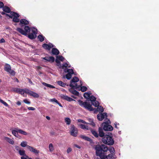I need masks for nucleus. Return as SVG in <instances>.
<instances>
[{
	"instance_id": "1",
	"label": "nucleus",
	"mask_w": 159,
	"mask_h": 159,
	"mask_svg": "<svg viewBox=\"0 0 159 159\" xmlns=\"http://www.w3.org/2000/svg\"><path fill=\"white\" fill-rule=\"evenodd\" d=\"M96 155L100 157L101 159L107 158V152L108 150V147L105 144H97L95 146Z\"/></svg>"
},
{
	"instance_id": "2",
	"label": "nucleus",
	"mask_w": 159,
	"mask_h": 159,
	"mask_svg": "<svg viewBox=\"0 0 159 159\" xmlns=\"http://www.w3.org/2000/svg\"><path fill=\"white\" fill-rule=\"evenodd\" d=\"M79 105L82 107H84L85 108L87 109L89 111H92L95 110L97 111V109L96 108H93L89 102H83L82 100H79L78 101ZM97 111L100 113H102L104 109L101 106H99L97 107Z\"/></svg>"
},
{
	"instance_id": "3",
	"label": "nucleus",
	"mask_w": 159,
	"mask_h": 159,
	"mask_svg": "<svg viewBox=\"0 0 159 159\" xmlns=\"http://www.w3.org/2000/svg\"><path fill=\"white\" fill-rule=\"evenodd\" d=\"M24 30L22 28H17L16 29V30L25 36H27V34L29 33V34L28 35V37L29 39H34L36 38V35L32 33L30 34L31 30L29 26L26 25L24 26Z\"/></svg>"
},
{
	"instance_id": "4",
	"label": "nucleus",
	"mask_w": 159,
	"mask_h": 159,
	"mask_svg": "<svg viewBox=\"0 0 159 159\" xmlns=\"http://www.w3.org/2000/svg\"><path fill=\"white\" fill-rule=\"evenodd\" d=\"M102 141L104 143L109 145H112L114 143L112 134L110 132L108 133L105 135L102 138Z\"/></svg>"
},
{
	"instance_id": "5",
	"label": "nucleus",
	"mask_w": 159,
	"mask_h": 159,
	"mask_svg": "<svg viewBox=\"0 0 159 159\" xmlns=\"http://www.w3.org/2000/svg\"><path fill=\"white\" fill-rule=\"evenodd\" d=\"M11 68L10 65L7 63H6L5 65L4 66V70L9 73L11 75L14 76L16 74V72L14 70H11Z\"/></svg>"
},
{
	"instance_id": "6",
	"label": "nucleus",
	"mask_w": 159,
	"mask_h": 159,
	"mask_svg": "<svg viewBox=\"0 0 159 159\" xmlns=\"http://www.w3.org/2000/svg\"><path fill=\"white\" fill-rule=\"evenodd\" d=\"M70 132L71 135L74 137L77 136L78 133V129L73 125H71Z\"/></svg>"
},
{
	"instance_id": "7",
	"label": "nucleus",
	"mask_w": 159,
	"mask_h": 159,
	"mask_svg": "<svg viewBox=\"0 0 159 159\" xmlns=\"http://www.w3.org/2000/svg\"><path fill=\"white\" fill-rule=\"evenodd\" d=\"M102 125L103 126V129L105 131H111L113 129V127L112 126L109 125L108 123L107 122L102 123Z\"/></svg>"
},
{
	"instance_id": "8",
	"label": "nucleus",
	"mask_w": 159,
	"mask_h": 159,
	"mask_svg": "<svg viewBox=\"0 0 159 159\" xmlns=\"http://www.w3.org/2000/svg\"><path fill=\"white\" fill-rule=\"evenodd\" d=\"M107 114L106 112H104L102 113L98 114L97 115V118L99 120H102L105 117H107Z\"/></svg>"
},
{
	"instance_id": "9",
	"label": "nucleus",
	"mask_w": 159,
	"mask_h": 159,
	"mask_svg": "<svg viewBox=\"0 0 159 159\" xmlns=\"http://www.w3.org/2000/svg\"><path fill=\"white\" fill-rule=\"evenodd\" d=\"M27 91H28L26 93L28 94L34 98H38L39 97V94L34 92L30 90H27Z\"/></svg>"
},
{
	"instance_id": "10",
	"label": "nucleus",
	"mask_w": 159,
	"mask_h": 159,
	"mask_svg": "<svg viewBox=\"0 0 159 159\" xmlns=\"http://www.w3.org/2000/svg\"><path fill=\"white\" fill-rule=\"evenodd\" d=\"M27 148L30 151L32 152L35 154H38L39 152V150H37L36 149L34 148L33 147L29 145L27 146Z\"/></svg>"
},
{
	"instance_id": "11",
	"label": "nucleus",
	"mask_w": 159,
	"mask_h": 159,
	"mask_svg": "<svg viewBox=\"0 0 159 159\" xmlns=\"http://www.w3.org/2000/svg\"><path fill=\"white\" fill-rule=\"evenodd\" d=\"M43 59L50 63H52L55 61L54 57L52 56L49 57H44L43 58Z\"/></svg>"
},
{
	"instance_id": "12",
	"label": "nucleus",
	"mask_w": 159,
	"mask_h": 159,
	"mask_svg": "<svg viewBox=\"0 0 159 159\" xmlns=\"http://www.w3.org/2000/svg\"><path fill=\"white\" fill-rule=\"evenodd\" d=\"M98 131H99V134L98 136H99L101 137H102V138L104 137L105 136V134L103 132V131L101 127H99L98 129Z\"/></svg>"
},
{
	"instance_id": "13",
	"label": "nucleus",
	"mask_w": 159,
	"mask_h": 159,
	"mask_svg": "<svg viewBox=\"0 0 159 159\" xmlns=\"http://www.w3.org/2000/svg\"><path fill=\"white\" fill-rule=\"evenodd\" d=\"M20 24L24 25H28L29 24V22L27 20L22 19L20 20Z\"/></svg>"
},
{
	"instance_id": "14",
	"label": "nucleus",
	"mask_w": 159,
	"mask_h": 159,
	"mask_svg": "<svg viewBox=\"0 0 159 159\" xmlns=\"http://www.w3.org/2000/svg\"><path fill=\"white\" fill-rule=\"evenodd\" d=\"M73 88H71L70 89H69V91L72 93L74 94L75 95L78 96H79V92H78L76 90L73 89Z\"/></svg>"
},
{
	"instance_id": "15",
	"label": "nucleus",
	"mask_w": 159,
	"mask_h": 159,
	"mask_svg": "<svg viewBox=\"0 0 159 159\" xmlns=\"http://www.w3.org/2000/svg\"><path fill=\"white\" fill-rule=\"evenodd\" d=\"M27 90H29L27 89H22V91H21V92H20V94L24 97H26L27 96L26 94H27L26 92L28 91Z\"/></svg>"
},
{
	"instance_id": "16",
	"label": "nucleus",
	"mask_w": 159,
	"mask_h": 159,
	"mask_svg": "<svg viewBox=\"0 0 159 159\" xmlns=\"http://www.w3.org/2000/svg\"><path fill=\"white\" fill-rule=\"evenodd\" d=\"M52 54L57 55L59 54V51L57 48H54L52 49Z\"/></svg>"
},
{
	"instance_id": "17",
	"label": "nucleus",
	"mask_w": 159,
	"mask_h": 159,
	"mask_svg": "<svg viewBox=\"0 0 159 159\" xmlns=\"http://www.w3.org/2000/svg\"><path fill=\"white\" fill-rule=\"evenodd\" d=\"M2 9L4 11L7 13H10L11 11V10L10 8L7 6H4Z\"/></svg>"
},
{
	"instance_id": "18",
	"label": "nucleus",
	"mask_w": 159,
	"mask_h": 159,
	"mask_svg": "<svg viewBox=\"0 0 159 159\" xmlns=\"http://www.w3.org/2000/svg\"><path fill=\"white\" fill-rule=\"evenodd\" d=\"M92 134L96 138H98V132L95 130L91 129L90 130Z\"/></svg>"
},
{
	"instance_id": "19",
	"label": "nucleus",
	"mask_w": 159,
	"mask_h": 159,
	"mask_svg": "<svg viewBox=\"0 0 159 159\" xmlns=\"http://www.w3.org/2000/svg\"><path fill=\"white\" fill-rule=\"evenodd\" d=\"M18 152L20 155L28 157L25 154V151L24 150H19Z\"/></svg>"
},
{
	"instance_id": "20",
	"label": "nucleus",
	"mask_w": 159,
	"mask_h": 159,
	"mask_svg": "<svg viewBox=\"0 0 159 159\" xmlns=\"http://www.w3.org/2000/svg\"><path fill=\"white\" fill-rule=\"evenodd\" d=\"M62 98L63 99L68 101L69 102H71V101L74 100L71 98L67 96L63 95V96L62 97Z\"/></svg>"
},
{
	"instance_id": "21",
	"label": "nucleus",
	"mask_w": 159,
	"mask_h": 159,
	"mask_svg": "<svg viewBox=\"0 0 159 159\" xmlns=\"http://www.w3.org/2000/svg\"><path fill=\"white\" fill-rule=\"evenodd\" d=\"M74 85L73 83H70L69 86L72 88H74L75 89H77L79 88V86H78L77 83H74Z\"/></svg>"
},
{
	"instance_id": "22",
	"label": "nucleus",
	"mask_w": 159,
	"mask_h": 159,
	"mask_svg": "<svg viewBox=\"0 0 159 159\" xmlns=\"http://www.w3.org/2000/svg\"><path fill=\"white\" fill-rule=\"evenodd\" d=\"M42 47L45 49L50 50L51 49V47H50V45L47 43H44L42 46Z\"/></svg>"
},
{
	"instance_id": "23",
	"label": "nucleus",
	"mask_w": 159,
	"mask_h": 159,
	"mask_svg": "<svg viewBox=\"0 0 159 159\" xmlns=\"http://www.w3.org/2000/svg\"><path fill=\"white\" fill-rule=\"evenodd\" d=\"M11 15L14 17H19L20 15L18 13L14 11H11L10 12Z\"/></svg>"
},
{
	"instance_id": "24",
	"label": "nucleus",
	"mask_w": 159,
	"mask_h": 159,
	"mask_svg": "<svg viewBox=\"0 0 159 159\" xmlns=\"http://www.w3.org/2000/svg\"><path fill=\"white\" fill-rule=\"evenodd\" d=\"M79 81V79L76 76L74 77L70 81V83H76Z\"/></svg>"
},
{
	"instance_id": "25",
	"label": "nucleus",
	"mask_w": 159,
	"mask_h": 159,
	"mask_svg": "<svg viewBox=\"0 0 159 159\" xmlns=\"http://www.w3.org/2000/svg\"><path fill=\"white\" fill-rule=\"evenodd\" d=\"M108 150L110 152L112 155L115 154V151L114 148L112 147H110Z\"/></svg>"
},
{
	"instance_id": "26",
	"label": "nucleus",
	"mask_w": 159,
	"mask_h": 159,
	"mask_svg": "<svg viewBox=\"0 0 159 159\" xmlns=\"http://www.w3.org/2000/svg\"><path fill=\"white\" fill-rule=\"evenodd\" d=\"M80 126L81 128L83 129H87L89 130V129L88 126L84 124H80Z\"/></svg>"
},
{
	"instance_id": "27",
	"label": "nucleus",
	"mask_w": 159,
	"mask_h": 159,
	"mask_svg": "<svg viewBox=\"0 0 159 159\" xmlns=\"http://www.w3.org/2000/svg\"><path fill=\"white\" fill-rule=\"evenodd\" d=\"M80 137L81 138L88 141H90L92 140L91 138L84 135H81L80 136Z\"/></svg>"
},
{
	"instance_id": "28",
	"label": "nucleus",
	"mask_w": 159,
	"mask_h": 159,
	"mask_svg": "<svg viewBox=\"0 0 159 159\" xmlns=\"http://www.w3.org/2000/svg\"><path fill=\"white\" fill-rule=\"evenodd\" d=\"M18 133L20 134H23L24 135H27L28 134V133L27 132L21 129H18Z\"/></svg>"
},
{
	"instance_id": "29",
	"label": "nucleus",
	"mask_w": 159,
	"mask_h": 159,
	"mask_svg": "<svg viewBox=\"0 0 159 159\" xmlns=\"http://www.w3.org/2000/svg\"><path fill=\"white\" fill-rule=\"evenodd\" d=\"M42 84L43 85L46 86L50 88H55V87L54 86H53V85H51L50 84H47L45 82H43L42 83Z\"/></svg>"
},
{
	"instance_id": "30",
	"label": "nucleus",
	"mask_w": 159,
	"mask_h": 159,
	"mask_svg": "<svg viewBox=\"0 0 159 159\" xmlns=\"http://www.w3.org/2000/svg\"><path fill=\"white\" fill-rule=\"evenodd\" d=\"M38 38L40 42H42L44 40L45 37L43 35L40 34L38 36Z\"/></svg>"
},
{
	"instance_id": "31",
	"label": "nucleus",
	"mask_w": 159,
	"mask_h": 159,
	"mask_svg": "<svg viewBox=\"0 0 159 159\" xmlns=\"http://www.w3.org/2000/svg\"><path fill=\"white\" fill-rule=\"evenodd\" d=\"M91 103L92 105L95 107H97L99 105V102L96 100L94 101V102L93 101V102H92Z\"/></svg>"
},
{
	"instance_id": "32",
	"label": "nucleus",
	"mask_w": 159,
	"mask_h": 159,
	"mask_svg": "<svg viewBox=\"0 0 159 159\" xmlns=\"http://www.w3.org/2000/svg\"><path fill=\"white\" fill-rule=\"evenodd\" d=\"M21 91H22V89L18 88H15L13 90V92L19 93H20V92H21Z\"/></svg>"
},
{
	"instance_id": "33",
	"label": "nucleus",
	"mask_w": 159,
	"mask_h": 159,
	"mask_svg": "<svg viewBox=\"0 0 159 159\" xmlns=\"http://www.w3.org/2000/svg\"><path fill=\"white\" fill-rule=\"evenodd\" d=\"M6 139L7 141L10 143L11 144H13L14 143V140H13L11 139H10L8 137H6Z\"/></svg>"
},
{
	"instance_id": "34",
	"label": "nucleus",
	"mask_w": 159,
	"mask_h": 159,
	"mask_svg": "<svg viewBox=\"0 0 159 159\" xmlns=\"http://www.w3.org/2000/svg\"><path fill=\"white\" fill-rule=\"evenodd\" d=\"M57 84L59 85L62 87H65L66 85V84L64 83L61 81H59L57 82Z\"/></svg>"
},
{
	"instance_id": "35",
	"label": "nucleus",
	"mask_w": 159,
	"mask_h": 159,
	"mask_svg": "<svg viewBox=\"0 0 159 159\" xmlns=\"http://www.w3.org/2000/svg\"><path fill=\"white\" fill-rule=\"evenodd\" d=\"M12 134L16 137H18V129L17 130H12Z\"/></svg>"
},
{
	"instance_id": "36",
	"label": "nucleus",
	"mask_w": 159,
	"mask_h": 159,
	"mask_svg": "<svg viewBox=\"0 0 159 159\" xmlns=\"http://www.w3.org/2000/svg\"><path fill=\"white\" fill-rule=\"evenodd\" d=\"M65 121L67 125H69L70 124L71 121L70 119L68 117H66L65 119Z\"/></svg>"
},
{
	"instance_id": "37",
	"label": "nucleus",
	"mask_w": 159,
	"mask_h": 159,
	"mask_svg": "<svg viewBox=\"0 0 159 159\" xmlns=\"http://www.w3.org/2000/svg\"><path fill=\"white\" fill-rule=\"evenodd\" d=\"M89 99H90L91 103H92V102H93V101L94 102V101H95L96 99V98L93 95L91 96Z\"/></svg>"
},
{
	"instance_id": "38",
	"label": "nucleus",
	"mask_w": 159,
	"mask_h": 159,
	"mask_svg": "<svg viewBox=\"0 0 159 159\" xmlns=\"http://www.w3.org/2000/svg\"><path fill=\"white\" fill-rule=\"evenodd\" d=\"M20 145L22 147H27V146H28V145H27V142L26 141H23L22 142Z\"/></svg>"
},
{
	"instance_id": "39",
	"label": "nucleus",
	"mask_w": 159,
	"mask_h": 159,
	"mask_svg": "<svg viewBox=\"0 0 159 159\" xmlns=\"http://www.w3.org/2000/svg\"><path fill=\"white\" fill-rule=\"evenodd\" d=\"M67 67H68L69 68H70V65L69 66L68 64L67 63H64V64H62L61 68L62 69H64V68H66Z\"/></svg>"
},
{
	"instance_id": "40",
	"label": "nucleus",
	"mask_w": 159,
	"mask_h": 159,
	"mask_svg": "<svg viewBox=\"0 0 159 159\" xmlns=\"http://www.w3.org/2000/svg\"><path fill=\"white\" fill-rule=\"evenodd\" d=\"M49 151L51 152H52L53 151V150H54L53 147V145L52 143H50L49 144Z\"/></svg>"
},
{
	"instance_id": "41",
	"label": "nucleus",
	"mask_w": 159,
	"mask_h": 159,
	"mask_svg": "<svg viewBox=\"0 0 159 159\" xmlns=\"http://www.w3.org/2000/svg\"><path fill=\"white\" fill-rule=\"evenodd\" d=\"M32 34H34L36 35V34L37 33V30L34 27H33L32 29Z\"/></svg>"
},
{
	"instance_id": "42",
	"label": "nucleus",
	"mask_w": 159,
	"mask_h": 159,
	"mask_svg": "<svg viewBox=\"0 0 159 159\" xmlns=\"http://www.w3.org/2000/svg\"><path fill=\"white\" fill-rule=\"evenodd\" d=\"M87 90V88L85 86H83L81 87V90L82 92H85Z\"/></svg>"
},
{
	"instance_id": "43",
	"label": "nucleus",
	"mask_w": 159,
	"mask_h": 159,
	"mask_svg": "<svg viewBox=\"0 0 159 159\" xmlns=\"http://www.w3.org/2000/svg\"><path fill=\"white\" fill-rule=\"evenodd\" d=\"M68 73L72 75L74 74L73 70L72 69H67V71Z\"/></svg>"
},
{
	"instance_id": "44",
	"label": "nucleus",
	"mask_w": 159,
	"mask_h": 159,
	"mask_svg": "<svg viewBox=\"0 0 159 159\" xmlns=\"http://www.w3.org/2000/svg\"><path fill=\"white\" fill-rule=\"evenodd\" d=\"M72 75L71 74H70L69 73H67L66 75V78L68 80H70L71 77H72Z\"/></svg>"
},
{
	"instance_id": "45",
	"label": "nucleus",
	"mask_w": 159,
	"mask_h": 159,
	"mask_svg": "<svg viewBox=\"0 0 159 159\" xmlns=\"http://www.w3.org/2000/svg\"><path fill=\"white\" fill-rule=\"evenodd\" d=\"M18 18L13 17L12 20L13 21L15 22H19L20 21V19Z\"/></svg>"
},
{
	"instance_id": "46",
	"label": "nucleus",
	"mask_w": 159,
	"mask_h": 159,
	"mask_svg": "<svg viewBox=\"0 0 159 159\" xmlns=\"http://www.w3.org/2000/svg\"><path fill=\"white\" fill-rule=\"evenodd\" d=\"M56 58L59 59L60 61H63L64 60V57L62 56H57Z\"/></svg>"
},
{
	"instance_id": "47",
	"label": "nucleus",
	"mask_w": 159,
	"mask_h": 159,
	"mask_svg": "<svg viewBox=\"0 0 159 159\" xmlns=\"http://www.w3.org/2000/svg\"><path fill=\"white\" fill-rule=\"evenodd\" d=\"M84 97L87 99H89L90 98L89 94L87 93H85L84 94Z\"/></svg>"
},
{
	"instance_id": "48",
	"label": "nucleus",
	"mask_w": 159,
	"mask_h": 159,
	"mask_svg": "<svg viewBox=\"0 0 159 159\" xmlns=\"http://www.w3.org/2000/svg\"><path fill=\"white\" fill-rule=\"evenodd\" d=\"M0 102L2 103L3 105H4L6 107H8V105L7 103L6 102H4L0 98Z\"/></svg>"
},
{
	"instance_id": "49",
	"label": "nucleus",
	"mask_w": 159,
	"mask_h": 159,
	"mask_svg": "<svg viewBox=\"0 0 159 159\" xmlns=\"http://www.w3.org/2000/svg\"><path fill=\"white\" fill-rule=\"evenodd\" d=\"M23 102L26 104H30V102L28 101L27 99H25L23 100Z\"/></svg>"
},
{
	"instance_id": "50",
	"label": "nucleus",
	"mask_w": 159,
	"mask_h": 159,
	"mask_svg": "<svg viewBox=\"0 0 159 159\" xmlns=\"http://www.w3.org/2000/svg\"><path fill=\"white\" fill-rule=\"evenodd\" d=\"M28 109L30 110L34 111L35 110V108L32 107H29Z\"/></svg>"
},
{
	"instance_id": "51",
	"label": "nucleus",
	"mask_w": 159,
	"mask_h": 159,
	"mask_svg": "<svg viewBox=\"0 0 159 159\" xmlns=\"http://www.w3.org/2000/svg\"><path fill=\"white\" fill-rule=\"evenodd\" d=\"M72 151V149L71 148H69L67 150V152L68 153H69L70 152H71Z\"/></svg>"
},
{
	"instance_id": "52",
	"label": "nucleus",
	"mask_w": 159,
	"mask_h": 159,
	"mask_svg": "<svg viewBox=\"0 0 159 159\" xmlns=\"http://www.w3.org/2000/svg\"><path fill=\"white\" fill-rule=\"evenodd\" d=\"M113 155H112V154H111V153L110 154H108L107 156V158H111L112 157H113Z\"/></svg>"
},
{
	"instance_id": "53",
	"label": "nucleus",
	"mask_w": 159,
	"mask_h": 159,
	"mask_svg": "<svg viewBox=\"0 0 159 159\" xmlns=\"http://www.w3.org/2000/svg\"><path fill=\"white\" fill-rule=\"evenodd\" d=\"M4 4L2 2L0 1V8H3L4 7Z\"/></svg>"
},
{
	"instance_id": "54",
	"label": "nucleus",
	"mask_w": 159,
	"mask_h": 159,
	"mask_svg": "<svg viewBox=\"0 0 159 159\" xmlns=\"http://www.w3.org/2000/svg\"><path fill=\"white\" fill-rule=\"evenodd\" d=\"M60 61L59 60V59H58V58H56V59L55 60V62L56 63H57V64H60Z\"/></svg>"
},
{
	"instance_id": "55",
	"label": "nucleus",
	"mask_w": 159,
	"mask_h": 159,
	"mask_svg": "<svg viewBox=\"0 0 159 159\" xmlns=\"http://www.w3.org/2000/svg\"><path fill=\"white\" fill-rule=\"evenodd\" d=\"M51 101H52L54 102H56V103H57V102H58L56 99L54 98L52 99H51Z\"/></svg>"
},
{
	"instance_id": "56",
	"label": "nucleus",
	"mask_w": 159,
	"mask_h": 159,
	"mask_svg": "<svg viewBox=\"0 0 159 159\" xmlns=\"http://www.w3.org/2000/svg\"><path fill=\"white\" fill-rule=\"evenodd\" d=\"M90 124L92 125L93 126H95V123L93 121H92L90 123Z\"/></svg>"
},
{
	"instance_id": "57",
	"label": "nucleus",
	"mask_w": 159,
	"mask_h": 159,
	"mask_svg": "<svg viewBox=\"0 0 159 159\" xmlns=\"http://www.w3.org/2000/svg\"><path fill=\"white\" fill-rule=\"evenodd\" d=\"M5 42V39L2 38L0 40V43H4Z\"/></svg>"
},
{
	"instance_id": "58",
	"label": "nucleus",
	"mask_w": 159,
	"mask_h": 159,
	"mask_svg": "<svg viewBox=\"0 0 159 159\" xmlns=\"http://www.w3.org/2000/svg\"><path fill=\"white\" fill-rule=\"evenodd\" d=\"M15 149L17 151H19V147L17 146H15Z\"/></svg>"
},
{
	"instance_id": "59",
	"label": "nucleus",
	"mask_w": 159,
	"mask_h": 159,
	"mask_svg": "<svg viewBox=\"0 0 159 159\" xmlns=\"http://www.w3.org/2000/svg\"><path fill=\"white\" fill-rule=\"evenodd\" d=\"M74 146L76 147V148H78L79 149H80L81 148V147L80 146H79L77 145V144H75L74 145Z\"/></svg>"
},
{
	"instance_id": "60",
	"label": "nucleus",
	"mask_w": 159,
	"mask_h": 159,
	"mask_svg": "<svg viewBox=\"0 0 159 159\" xmlns=\"http://www.w3.org/2000/svg\"><path fill=\"white\" fill-rule=\"evenodd\" d=\"M49 44L50 45V47H51V48L54 47V45L52 44L49 43Z\"/></svg>"
},
{
	"instance_id": "61",
	"label": "nucleus",
	"mask_w": 159,
	"mask_h": 159,
	"mask_svg": "<svg viewBox=\"0 0 159 159\" xmlns=\"http://www.w3.org/2000/svg\"><path fill=\"white\" fill-rule=\"evenodd\" d=\"M16 104L20 106V105H21V103L20 102L18 101L17 102H16Z\"/></svg>"
},
{
	"instance_id": "62",
	"label": "nucleus",
	"mask_w": 159,
	"mask_h": 159,
	"mask_svg": "<svg viewBox=\"0 0 159 159\" xmlns=\"http://www.w3.org/2000/svg\"><path fill=\"white\" fill-rule=\"evenodd\" d=\"M57 104L60 107H63L62 105L60 102H57Z\"/></svg>"
},
{
	"instance_id": "63",
	"label": "nucleus",
	"mask_w": 159,
	"mask_h": 159,
	"mask_svg": "<svg viewBox=\"0 0 159 159\" xmlns=\"http://www.w3.org/2000/svg\"><path fill=\"white\" fill-rule=\"evenodd\" d=\"M83 121V120L81 119H79L78 120V122H81L82 123Z\"/></svg>"
},
{
	"instance_id": "64",
	"label": "nucleus",
	"mask_w": 159,
	"mask_h": 159,
	"mask_svg": "<svg viewBox=\"0 0 159 159\" xmlns=\"http://www.w3.org/2000/svg\"><path fill=\"white\" fill-rule=\"evenodd\" d=\"M46 118L48 120H50V118L49 116H46Z\"/></svg>"
}]
</instances>
